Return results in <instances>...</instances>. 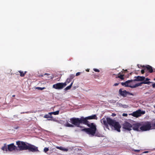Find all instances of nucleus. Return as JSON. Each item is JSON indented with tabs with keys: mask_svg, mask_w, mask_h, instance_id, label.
Here are the masks:
<instances>
[{
	"mask_svg": "<svg viewBox=\"0 0 155 155\" xmlns=\"http://www.w3.org/2000/svg\"><path fill=\"white\" fill-rule=\"evenodd\" d=\"M97 118L95 114L92 115L85 117H81L80 118L73 117L70 119V122L72 124L68 123L66 125L67 127H73L74 125H74L77 127H79L81 123L89 122V121H88V120H97Z\"/></svg>",
	"mask_w": 155,
	"mask_h": 155,
	"instance_id": "1",
	"label": "nucleus"
},
{
	"mask_svg": "<svg viewBox=\"0 0 155 155\" xmlns=\"http://www.w3.org/2000/svg\"><path fill=\"white\" fill-rule=\"evenodd\" d=\"M16 143L20 151L28 150L29 152H39L38 147L28 143L18 141Z\"/></svg>",
	"mask_w": 155,
	"mask_h": 155,
	"instance_id": "2",
	"label": "nucleus"
},
{
	"mask_svg": "<svg viewBox=\"0 0 155 155\" xmlns=\"http://www.w3.org/2000/svg\"><path fill=\"white\" fill-rule=\"evenodd\" d=\"M101 122L107 128H108L109 125L110 126L113 127L115 130L118 132L120 131V128L121 126L118 122H116L115 120L111 119L110 117H107L106 119L103 118L101 120Z\"/></svg>",
	"mask_w": 155,
	"mask_h": 155,
	"instance_id": "3",
	"label": "nucleus"
},
{
	"mask_svg": "<svg viewBox=\"0 0 155 155\" xmlns=\"http://www.w3.org/2000/svg\"><path fill=\"white\" fill-rule=\"evenodd\" d=\"M141 123L142 125L140 128L141 131H144L149 130L150 129H155V126H153L154 123L151 124L150 122L149 121L145 122L144 123Z\"/></svg>",
	"mask_w": 155,
	"mask_h": 155,
	"instance_id": "4",
	"label": "nucleus"
},
{
	"mask_svg": "<svg viewBox=\"0 0 155 155\" xmlns=\"http://www.w3.org/2000/svg\"><path fill=\"white\" fill-rule=\"evenodd\" d=\"M16 149V147L15 146L14 143H12L7 146L6 143L4 144V146L2 147V150L4 151L12 152Z\"/></svg>",
	"mask_w": 155,
	"mask_h": 155,
	"instance_id": "5",
	"label": "nucleus"
},
{
	"mask_svg": "<svg viewBox=\"0 0 155 155\" xmlns=\"http://www.w3.org/2000/svg\"><path fill=\"white\" fill-rule=\"evenodd\" d=\"M81 124H83L87 125L89 129H91V130L90 131L91 133V135L94 136V134L96 133L97 130V128L96 127V125L94 123H90L89 122L86 123H81Z\"/></svg>",
	"mask_w": 155,
	"mask_h": 155,
	"instance_id": "6",
	"label": "nucleus"
},
{
	"mask_svg": "<svg viewBox=\"0 0 155 155\" xmlns=\"http://www.w3.org/2000/svg\"><path fill=\"white\" fill-rule=\"evenodd\" d=\"M145 111H141V110L139 109L129 114V115H132L136 117H138L141 116L142 115L144 114H145Z\"/></svg>",
	"mask_w": 155,
	"mask_h": 155,
	"instance_id": "7",
	"label": "nucleus"
},
{
	"mask_svg": "<svg viewBox=\"0 0 155 155\" xmlns=\"http://www.w3.org/2000/svg\"><path fill=\"white\" fill-rule=\"evenodd\" d=\"M150 79L148 78H146L145 81H142L140 83H139L137 84H135L134 85H133L131 87V88H134L136 87H137L139 86H141V84H150L151 83H152V82L150 81H150Z\"/></svg>",
	"mask_w": 155,
	"mask_h": 155,
	"instance_id": "8",
	"label": "nucleus"
},
{
	"mask_svg": "<svg viewBox=\"0 0 155 155\" xmlns=\"http://www.w3.org/2000/svg\"><path fill=\"white\" fill-rule=\"evenodd\" d=\"M123 128L126 130L130 131L132 130V124L126 121L123 124Z\"/></svg>",
	"mask_w": 155,
	"mask_h": 155,
	"instance_id": "9",
	"label": "nucleus"
},
{
	"mask_svg": "<svg viewBox=\"0 0 155 155\" xmlns=\"http://www.w3.org/2000/svg\"><path fill=\"white\" fill-rule=\"evenodd\" d=\"M141 125V122L133 124H132V129L134 131H141L140 128Z\"/></svg>",
	"mask_w": 155,
	"mask_h": 155,
	"instance_id": "10",
	"label": "nucleus"
},
{
	"mask_svg": "<svg viewBox=\"0 0 155 155\" xmlns=\"http://www.w3.org/2000/svg\"><path fill=\"white\" fill-rule=\"evenodd\" d=\"M66 86L65 83H58L54 84L53 86V88L57 89H62Z\"/></svg>",
	"mask_w": 155,
	"mask_h": 155,
	"instance_id": "11",
	"label": "nucleus"
},
{
	"mask_svg": "<svg viewBox=\"0 0 155 155\" xmlns=\"http://www.w3.org/2000/svg\"><path fill=\"white\" fill-rule=\"evenodd\" d=\"M119 92L121 95L124 97H125L127 95H133L132 93H130L128 91H127L125 90L122 91V89H120L119 90Z\"/></svg>",
	"mask_w": 155,
	"mask_h": 155,
	"instance_id": "12",
	"label": "nucleus"
},
{
	"mask_svg": "<svg viewBox=\"0 0 155 155\" xmlns=\"http://www.w3.org/2000/svg\"><path fill=\"white\" fill-rule=\"evenodd\" d=\"M125 72H127V70H124V69L123 70V71H122L121 72H120L119 73L118 75H116L117 76H116V78H120L121 80H123L124 79V74H120L121 73H125ZM113 75H116L115 74H113Z\"/></svg>",
	"mask_w": 155,
	"mask_h": 155,
	"instance_id": "13",
	"label": "nucleus"
},
{
	"mask_svg": "<svg viewBox=\"0 0 155 155\" xmlns=\"http://www.w3.org/2000/svg\"><path fill=\"white\" fill-rule=\"evenodd\" d=\"M135 78H136L134 80H133V81H145L146 78L145 77L140 76H139L135 77Z\"/></svg>",
	"mask_w": 155,
	"mask_h": 155,
	"instance_id": "14",
	"label": "nucleus"
},
{
	"mask_svg": "<svg viewBox=\"0 0 155 155\" xmlns=\"http://www.w3.org/2000/svg\"><path fill=\"white\" fill-rule=\"evenodd\" d=\"M133 81V80H128L124 82H121V84L122 86H124L126 87H131V86H132L131 85H129L128 84L132 82Z\"/></svg>",
	"mask_w": 155,
	"mask_h": 155,
	"instance_id": "15",
	"label": "nucleus"
},
{
	"mask_svg": "<svg viewBox=\"0 0 155 155\" xmlns=\"http://www.w3.org/2000/svg\"><path fill=\"white\" fill-rule=\"evenodd\" d=\"M144 68L145 70L148 71L150 73H151L153 72V69L152 67L150 65H147L146 66H143V67Z\"/></svg>",
	"mask_w": 155,
	"mask_h": 155,
	"instance_id": "16",
	"label": "nucleus"
},
{
	"mask_svg": "<svg viewBox=\"0 0 155 155\" xmlns=\"http://www.w3.org/2000/svg\"><path fill=\"white\" fill-rule=\"evenodd\" d=\"M91 130V129H90L89 128H84L81 129V130L82 131L85 132L88 134L91 135V133L90 131Z\"/></svg>",
	"mask_w": 155,
	"mask_h": 155,
	"instance_id": "17",
	"label": "nucleus"
},
{
	"mask_svg": "<svg viewBox=\"0 0 155 155\" xmlns=\"http://www.w3.org/2000/svg\"><path fill=\"white\" fill-rule=\"evenodd\" d=\"M50 74H48L47 73H45L44 76H45V77L46 78V79L47 80H49L50 79H52V78L51 77H49V76L50 75Z\"/></svg>",
	"mask_w": 155,
	"mask_h": 155,
	"instance_id": "18",
	"label": "nucleus"
},
{
	"mask_svg": "<svg viewBox=\"0 0 155 155\" xmlns=\"http://www.w3.org/2000/svg\"><path fill=\"white\" fill-rule=\"evenodd\" d=\"M56 148L57 149L64 151H67L68 150V149L64 148L62 147H56Z\"/></svg>",
	"mask_w": 155,
	"mask_h": 155,
	"instance_id": "19",
	"label": "nucleus"
},
{
	"mask_svg": "<svg viewBox=\"0 0 155 155\" xmlns=\"http://www.w3.org/2000/svg\"><path fill=\"white\" fill-rule=\"evenodd\" d=\"M74 83V80L71 83V84H70V85L67 86V87H66L65 89V90L66 91H67V90H69V89H71V87L72 86V85H73V83Z\"/></svg>",
	"mask_w": 155,
	"mask_h": 155,
	"instance_id": "20",
	"label": "nucleus"
},
{
	"mask_svg": "<svg viewBox=\"0 0 155 155\" xmlns=\"http://www.w3.org/2000/svg\"><path fill=\"white\" fill-rule=\"evenodd\" d=\"M18 72L20 73V76L22 77H24L26 72V71H25V72H23L21 71H18Z\"/></svg>",
	"mask_w": 155,
	"mask_h": 155,
	"instance_id": "21",
	"label": "nucleus"
},
{
	"mask_svg": "<svg viewBox=\"0 0 155 155\" xmlns=\"http://www.w3.org/2000/svg\"><path fill=\"white\" fill-rule=\"evenodd\" d=\"M44 117L45 118H52V116H51V115L49 114L48 113V114H45Z\"/></svg>",
	"mask_w": 155,
	"mask_h": 155,
	"instance_id": "22",
	"label": "nucleus"
},
{
	"mask_svg": "<svg viewBox=\"0 0 155 155\" xmlns=\"http://www.w3.org/2000/svg\"><path fill=\"white\" fill-rule=\"evenodd\" d=\"M75 77V75L73 74H71L69 76V77L68 78L69 79H70V80L71 81V80L74 78Z\"/></svg>",
	"mask_w": 155,
	"mask_h": 155,
	"instance_id": "23",
	"label": "nucleus"
},
{
	"mask_svg": "<svg viewBox=\"0 0 155 155\" xmlns=\"http://www.w3.org/2000/svg\"><path fill=\"white\" fill-rule=\"evenodd\" d=\"M70 79H69V78H68L67 79L66 81L64 83H65V84H66V85L67 84H68V83H69L71 81L70 80Z\"/></svg>",
	"mask_w": 155,
	"mask_h": 155,
	"instance_id": "24",
	"label": "nucleus"
},
{
	"mask_svg": "<svg viewBox=\"0 0 155 155\" xmlns=\"http://www.w3.org/2000/svg\"><path fill=\"white\" fill-rule=\"evenodd\" d=\"M48 148L45 147L44 149V152L45 153H46L47 151L49 150Z\"/></svg>",
	"mask_w": 155,
	"mask_h": 155,
	"instance_id": "25",
	"label": "nucleus"
},
{
	"mask_svg": "<svg viewBox=\"0 0 155 155\" xmlns=\"http://www.w3.org/2000/svg\"><path fill=\"white\" fill-rule=\"evenodd\" d=\"M36 89L38 90H42L45 89V87H36Z\"/></svg>",
	"mask_w": 155,
	"mask_h": 155,
	"instance_id": "26",
	"label": "nucleus"
},
{
	"mask_svg": "<svg viewBox=\"0 0 155 155\" xmlns=\"http://www.w3.org/2000/svg\"><path fill=\"white\" fill-rule=\"evenodd\" d=\"M59 112V110H57L55 112H53V114L55 115H58Z\"/></svg>",
	"mask_w": 155,
	"mask_h": 155,
	"instance_id": "27",
	"label": "nucleus"
},
{
	"mask_svg": "<svg viewBox=\"0 0 155 155\" xmlns=\"http://www.w3.org/2000/svg\"><path fill=\"white\" fill-rule=\"evenodd\" d=\"M93 70L95 72H99L100 71L98 69L96 68H94Z\"/></svg>",
	"mask_w": 155,
	"mask_h": 155,
	"instance_id": "28",
	"label": "nucleus"
},
{
	"mask_svg": "<svg viewBox=\"0 0 155 155\" xmlns=\"http://www.w3.org/2000/svg\"><path fill=\"white\" fill-rule=\"evenodd\" d=\"M133 151H134L135 152H139L140 151V150H135V149H133Z\"/></svg>",
	"mask_w": 155,
	"mask_h": 155,
	"instance_id": "29",
	"label": "nucleus"
},
{
	"mask_svg": "<svg viewBox=\"0 0 155 155\" xmlns=\"http://www.w3.org/2000/svg\"><path fill=\"white\" fill-rule=\"evenodd\" d=\"M145 71H146V70H145L144 69H142L141 70V73L142 74H143L145 72Z\"/></svg>",
	"mask_w": 155,
	"mask_h": 155,
	"instance_id": "30",
	"label": "nucleus"
},
{
	"mask_svg": "<svg viewBox=\"0 0 155 155\" xmlns=\"http://www.w3.org/2000/svg\"><path fill=\"white\" fill-rule=\"evenodd\" d=\"M122 106L124 108H126L128 107V106L126 104H124V105H122Z\"/></svg>",
	"mask_w": 155,
	"mask_h": 155,
	"instance_id": "31",
	"label": "nucleus"
},
{
	"mask_svg": "<svg viewBox=\"0 0 155 155\" xmlns=\"http://www.w3.org/2000/svg\"><path fill=\"white\" fill-rule=\"evenodd\" d=\"M123 116L127 117V114L123 113L122 114Z\"/></svg>",
	"mask_w": 155,
	"mask_h": 155,
	"instance_id": "32",
	"label": "nucleus"
},
{
	"mask_svg": "<svg viewBox=\"0 0 155 155\" xmlns=\"http://www.w3.org/2000/svg\"><path fill=\"white\" fill-rule=\"evenodd\" d=\"M119 84V83H115V84H114V85H114V86H117V85H118Z\"/></svg>",
	"mask_w": 155,
	"mask_h": 155,
	"instance_id": "33",
	"label": "nucleus"
},
{
	"mask_svg": "<svg viewBox=\"0 0 155 155\" xmlns=\"http://www.w3.org/2000/svg\"><path fill=\"white\" fill-rule=\"evenodd\" d=\"M80 74V73L79 72H78L77 73H76V76H78V75H79Z\"/></svg>",
	"mask_w": 155,
	"mask_h": 155,
	"instance_id": "34",
	"label": "nucleus"
},
{
	"mask_svg": "<svg viewBox=\"0 0 155 155\" xmlns=\"http://www.w3.org/2000/svg\"><path fill=\"white\" fill-rule=\"evenodd\" d=\"M116 115V114L114 113H112L111 116L113 117L115 116Z\"/></svg>",
	"mask_w": 155,
	"mask_h": 155,
	"instance_id": "35",
	"label": "nucleus"
},
{
	"mask_svg": "<svg viewBox=\"0 0 155 155\" xmlns=\"http://www.w3.org/2000/svg\"><path fill=\"white\" fill-rule=\"evenodd\" d=\"M152 87L153 88H155V83L152 85Z\"/></svg>",
	"mask_w": 155,
	"mask_h": 155,
	"instance_id": "36",
	"label": "nucleus"
},
{
	"mask_svg": "<svg viewBox=\"0 0 155 155\" xmlns=\"http://www.w3.org/2000/svg\"><path fill=\"white\" fill-rule=\"evenodd\" d=\"M51 116H52V114H53V112H51L49 113Z\"/></svg>",
	"mask_w": 155,
	"mask_h": 155,
	"instance_id": "37",
	"label": "nucleus"
},
{
	"mask_svg": "<svg viewBox=\"0 0 155 155\" xmlns=\"http://www.w3.org/2000/svg\"><path fill=\"white\" fill-rule=\"evenodd\" d=\"M148 152V151H144V152L143 153H147Z\"/></svg>",
	"mask_w": 155,
	"mask_h": 155,
	"instance_id": "38",
	"label": "nucleus"
},
{
	"mask_svg": "<svg viewBox=\"0 0 155 155\" xmlns=\"http://www.w3.org/2000/svg\"><path fill=\"white\" fill-rule=\"evenodd\" d=\"M131 73H130L129 74H128V76H129L130 75H131ZM127 77H128V76Z\"/></svg>",
	"mask_w": 155,
	"mask_h": 155,
	"instance_id": "39",
	"label": "nucleus"
},
{
	"mask_svg": "<svg viewBox=\"0 0 155 155\" xmlns=\"http://www.w3.org/2000/svg\"><path fill=\"white\" fill-rule=\"evenodd\" d=\"M15 95H12L13 97H15Z\"/></svg>",
	"mask_w": 155,
	"mask_h": 155,
	"instance_id": "40",
	"label": "nucleus"
},
{
	"mask_svg": "<svg viewBox=\"0 0 155 155\" xmlns=\"http://www.w3.org/2000/svg\"><path fill=\"white\" fill-rule=\"evenodd\" d=\"M153 126H155V123H154V124L153 125Z\"/></svg>",
	"mask_w": 155,
	"mask_h": 155,
	"instance_id": "41",
	"label": "nucleus"
},
{
	"mask_svg": "<svg viewBox=\"0 0 155 155\" xmlns=\"http://www.w3.org/2000/svg\"><path fill=\"white\" fill-rule=\"evenodd\" d=\"M21 113V114H24V112Z\"/></svg>",
	"mask_w": 155,
	"mask_h": 155,
	"instance_id": "42",
	"label": "nucleus"
},
{
	"mask_svg": "<svg viewBox=\"0 0 155 155\" xmlns=\"http://www.w3.org/2000/svg\"><path fill=\"white\" fill-rule=\"evenodd\" d=\"M154 80L155 81V78L154 79Z\"/></svg>",
	"mask_w": 155,
	"mask_h": 155,
	"instance_id": "43",
	"label": "nucleus"
},
{
	"mask_svg": "<svg viewBox=\"0 0 155 155\" xmlns=\"http://www.w3.org/2000/svg\"><path fill=\"white\" fill-rule=\"evenodd\" d=\"M50 120V119H48V120Z\"/></svg>",
	"mask_w": 155,
	"mask_h": 155,
	"instance_id": "44",
	"label": "nucleus"
}]
</instances>
